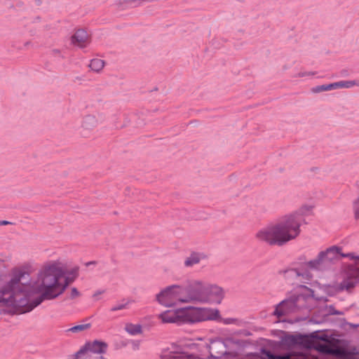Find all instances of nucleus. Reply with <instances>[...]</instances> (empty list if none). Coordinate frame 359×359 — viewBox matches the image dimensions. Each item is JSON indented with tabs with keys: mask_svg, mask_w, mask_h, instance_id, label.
<instances>
[{
	"mask_svg": "<svg viewBox=\"0 0 359 359\" xmlns=\"http://www.w3.org/2000/svg\"><path fill=\"white\" fill-rule=\"evenodd\" d=\"M78 266H69L60 260L46 263L39 271L36 280L31 284L21 280L29 276L25 266L13 268L11 279L0 290V306L11 308L24 314L31 311L43 300H52L62 295L79 275Z\"/></svg>",
	"mask_w": 359,
	"mask_h": 359,
	"instance_id": "1",
	"label": "nucleus"
},
{
	"mask_svg": "<svg viewBox=\"0 0 359 359\" xmlns=\"http://www.w3.org/2000/svg\"><path fill=\"white\" fill-rule=\"evenodd\" d=\"M226 295L220 285L202 279H189L184 285L171 284L155 294V300L165 308H177L180 304L200 303L220 304Z\"/></svg>",
	"mask_w": 359,
	"mask_h": 359,
	"instance_id": "2",
	"label": "nucleus"
},
{
	"mask_svg": "<svg viewBox=\"0 0 359 359\" xmlns=\"http://www.w3.org/2000/svg\"><path fill=\"white\" fill-rule=\"evenodd\" d=\"M296 287L287 297L276 306L273 314H286L303 311V309L311 310L317 304H320L323 314H341L332 306L324 305L323 297L319 291L321 287L318 285L312 284L309 287L304 284L296 283Z\"/></svg>",
	"mask_w": 359,
	"mask_h": 359,
	"instance_id": "3",
	"label": "nucleus"
},
{
	"mask_svg": "<svg viewBox=\"0 0 359 359\" xmlns=\"http://www.w3.org/2000/svg\"><path fill=\"white\" fill-rule=\"evenodd\" d=\"M278 245L295 239L300 234V218L298 212H291L274 222Z\"/></svg>",
	"mask_w": 359,
	"mask_h": 359,
	"instance_id": "4",
	"label": "nucleus"
},
{
	"mask_svg": "<svg viewBox=\"0 0 359 359\" xmlns=\"http://www.w3.org/2000/svg\"><path fill=\"white\" fill-rule=\"evenodd\" d=\"M324 264V261L319 253L316 258L302 265L301 269H287L280 271L279 273L288 281L294 280L296 283L305 285L308 284L313 278V275L309 269H319Z\"/></svg>",
	"mask_w": 359,
	"mask_h": 359,
	"instance_id": "5",
	"label": "nucleus"
},
{
	"mask_svg": "<svg viewBox=\"0 0 359 359\" xmlns=\"http://www.w3.org/2000/svg\"><path fill=\"white\" fill-rule=\"evenodd\" d=\"M347 257H351L353 263L347 270L346 278L340 283L339 289L342 290H348L359 282V255L349 254Z\"/></svg>",
	"mask_w": 359,
	"mask_h": 359,
	"instance_id": "6",
	"label": "nucleus"
},
{
	"mask_svg": "<svg viewBox=\"0 0 359 359\" xmlns=\"http://www.w3.org/2000/svg\"><path fill=\"white\" fill-rule=\"evenodd\" d=\"M163 323H195L206 320H219L220 316H158Z\"/></svg>",
	"mask_w": 359,
	"mask_h": 359,
	"instance_id": "7",
	"label": "nucleus"
},
{
	"mask_svg": "<svg viewBox=\"0 0 359 359\" xmlns=\"http://www.w3.org/2000/svg\"><path fill=\"white\" fill-rule=\"evenodd\" d=\"M257 241L270 245H278L274 224H270L259 229L255 234Z\"/></svg>",
	"mask_w": 359,
	"mask_h": 359,
	"instance_id": "8",
	"label": "nucleus"
},
{
	"mask_svg": "<svg viewBox=\"0 0 359 359\" xmlns=\"http://www.w3.org/2000/svg\"><path fill=\"white\" fill-rule=\"evenodd\" d=\"M107 348V344L103 341H94L93 342H88L76 353V356L79 358L82 355L90 356V353H102L105 352Z\"/></svg>",
	"mask_w": 359,
	"mask_h": 359,
	"instance_id": "9",
	"label": "nucleus"
},
{
	"mask_svg": "<svg viewBox=\"0 0 359 359\" xmlns=\"http://www.w3.org/2000/svg\"><path fill=\"white\" fill-rule=\"evenodd\" d=\"M177 313L181 314H219V311L217 309L188 305L177 308Z\"/></svg>",
	"mask_w": 359,
	"mask_h": 359,
	"instance_id": "10",
	"label": "nucleus"
},
{
	"mask_svg": "<svg viewBox=\"0 0 359 359\" xmlns=\"http://www.w3.org/2000/svg\"><path fill=\"white\" fill-rule=\"evenodd\" d=\"M72 43L79 48H85L90 43V36L82 29H78L72 36Z\"/></svg>",
	"mask_w": 359,
	"mask_h": 359,
	"instance_id": "11",
	"label": "nucleus"
},
{
	"mask_svg": "<svg viewBox=\"0 0 359 359\" xmlns=\"http://www.w3.org/2000/svg\"><path fill=\"white\" fill-rule=\"evenodd\" d=\"M99 114H87L83 117L81 127L86 130H93L100 123Z\"/></svg>",
	"mask_w": 359,
	"mask_h": 359,
	"instance_id": "12",
	"label": "nucleus"
},
{
	"mask_svg": "<svg viewBox=\"0 0 359 359\" xmlns=\"http://www.w3.org/2000/svg\"><path fill=\"white\" fill-rule=\"evenodd\" d=\"M320 255L324 263L332 262L341 257H347V255L341 253V248L335 246L331 247L325 251H321Z\"/></svg>",
	"mask_w": 359,
	"mask_h": 359,
	"instance_id": "13",
	"label": "nucleus"
},
{
	"mask_svg": "<svg viewBox=\"0 0 359 359\" xmlns=\"http://www.w3.org/2000/svg\"><path fill=\"white\" fill-rule=\"evenodd\" d=\"M316 348L321 353L332 354L340 358L344 357L346 355L344 349L332 347L329 344H319Z\"/></svg>",
	"mask_w": 359,
	"mask_h": 359,
	"instance_id": "14",
	"label": "nucleus"
},
{
	"mask_svg": "<svg viewBox=\"0 0 359 359\" xmlns=\"http://www.w3.org/2000/svg\"><path fill=\"white\" fill-rule=\"evenodd\" d=\"M206 258L205 254L201 252H193L184 260V264L186 267H192L198 264L201 260Z\"/></svg>",
	"mask_w": 359,
	"mask_h": 359,
	"instance_id": "15",
	"label": "nucleus"
},
{
	"mask_svg": "<svg viewBox=\"0 0 359 359\" xmlns=\"http://www.w3.org/2000/svg\"><path fill=\"white\" fill-rule=\"evenodd\" d=\"M332 90L340 88H351L355 86L359 87V79L349 81H339L331 83Z\"/></svg>",
	"mask_w": 359,
	"mask_h": 359,
	"instance_id": "16",
	"label": "nucleus"
},
{
	"mask_svg": "<svg viewBox=\"0 0 359 359\" xmlns=\"http://www.w3.org/2000/svg\"><path fill=\"white\" fill-rule=\"evenodd\" d=\"M104 61L100 58H94L90 60L88 67L95 72H100L104 67Z\"/></svg>",
	"mask_w": 359,
	"mask_h": 359,
	"instance_id": "17",
	"label": "nucleus"
},
{
	"mask_svg": "<svg viewBox=\"0 0 359 359\" xmlns=\"http://www.w3.org/2000/svg\"><path fill=\"white\" fill-rule=\"evenodd\" d=\"M125 329L131 335H135L142 332V327L140 324L128 323L126 325Z\"/></svg>",
	"mask_w": 359,
	"mask_h": 359,
	"instance_id": "18",
	"label": "nucleus"
},
{
	"mask_svg": "<svg viewBox=\"0 0 359 359\" xmlns=\"http://www.w3.org/2000/svg\"><path fill=\"white\" fill-rule=\"evenodd\" d=\"M91 325V321L89 318L86 319L83 323L78 324L69 329L70 331L73 332H77L86 330L88 329Z\"/></svg>",
	"mask_w": 359,
	"mask_h": 359,
	"instance_id": "19",
	"label": "nucleus"
},
{
	"mask_svg": "<svg viewBox=\"0 0 359 359\" xmlns=\"http://www.w3.org/2000/svg\"><path fill=\"white\" fill-rule=\"evenodd\" d=\"M129 302L128 301H126V300H123L120 302H118L116 304H115L114 305H113L111 309H110V311L111 312H116V311H123L126 309H127L129 306Z\"/></svg>",
	"mask_w": 359,
	"mask_h": 359,
	"instance_id": "20",
	"label": "nucleus"
},
{
	"mask_svg": "<svg viewBox=\"0 0 359 359\" xmlns=\"http://www.w3.org/2000/svg\"><path fill=\"white\" fill-rule=\"evenodd\" d=\"M332 90L331 83L317 86L311 88V92L313 93H319L323 91H330Z\"/></svg>",
	"mask_w": 359,
	"mask_h": 359,
	"instance_id": "21",
	"label": "nucleus"
},
{
	"mask_svg": "<svg viewBox=\"0 0 359 359\" xmlns=\"http://www.w3.org/2000/svg\"><path fill=\"white\" fill-rule=\"evenodd\" d=\"M315 74L314 72H305V71H303V72H300L299 73H297L295 76L296 77H306V76H312Z\"/></svg>",
	"mask_w": 359,
	"mask_h": 359,
	"instance_id": "22",
	"label": "nucleus"
},
{
	"mask_svg": "<svg viewBox=\"0 0 359 359\" xmlns=\"http://www.w3.org/2000/svg\"><path fill=\"white\" fill-rule=\"evenodd\" d=\"M354 214L356 219H359V198L353 204Z\"/></svg>",
	"mask_w": 359,
	"mask_h": 359,
	"instance_id": "23",
	"label": "nucleus"
},
{
	"mask_svg": "<svg viewBox=\"0 0 359 359\" xmlns=\"http://www.w3.org/2000/svg\"><path fill=\"white\" fill-rule=\"evenodd\" d=\"M105 292L104 290H99L94 292L93 297L95 300H99L101 299L102 295Z\"/></svg>",
	"mask_w": 359,
	"mask_h": 359,
	"instance_id": "24",
	"label": "nucleus"
},
{
	"mask_svg": "<svg viewBox=\"0 0 359 359\" xmlns=\"http://www.w3.org/2000/svg\"><path fill=\"white\" fill-rule=\"evenodd\" d=\"M175 359H200L197 356L191 355H180L177 357H176Z\"/></svg>",
	"mask_w": 359,
	"mask_h": 359,
	"instance_id": "25",
	"label": "nucleus"
},
{
	"mask_svg": "<svg viewBox=\"0 0 359 359\" xmlns=\"http://www.w3.org/2000/svg\"><path fill=\"white\" fill-rule=\"evenodd\" d=\"M79 295H80V293L76 287H72L71 289L70 297L72 298H76V297H79Z\"/></svg>",
	"mask_w": 359,
	"mask_h": 359,
	"instance_id": "26",
	"label": "nucleus"
},
{
	"mask_svg": "<svg viewBox=\"0 0 359 359\" xmlns=\"http://www.w3.org/2000/svg\"><path fill=\"white\" fill-rule=\"evenodd\" d=\"M312 209H313L312 206L306 205V206L302 207L301 209L299 210V211L302 214H305L306 212L311 211Z\"/></svg>",
	"mask_w": 359,
	"mask_h": 359,
	"instance_id": "27",
	"label": "nucleus"
},
{
	"mask_svg": "<svg viewBox=\"0 0 359 359\" xmlns=\"http://www.w3.org/2000/svg\"><path fill=\"white\" fill-rule=\"evenodd\" d=\"M11 224V222H9L8 221H6V220L0 221V225H1V226L7 225V224Z\"/></svg>",
	"mask_w": 359,
	"mask_h": 359,
	"instance_id": "28",
	"label": "nucleus"
}]
</instances>
